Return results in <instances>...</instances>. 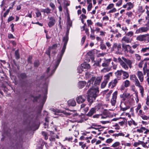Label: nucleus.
I'll list each match as a JSON object with an SVG mask.
<instances>
[{
  "instance_id": "obj_1",
  "label": "nucleus",
  "mask_w": 149,
  "mask_h": 149,
  "mask_svg": "<svg viewBox=\"0 0 149 149\" xmlns=\"http://www.w3.org/2000/svg\"><path fill=\"white\" fill-rule=\"evenodd\" d=\"M69 31H66L65 36L63 38V40L64 43L61 51L58 52L56 58L53 61L52 65L47 68L46 72L48 77L54 74L60 63L66 49V46L69 39Z\"/></svg>"
},
{
  "instance_id": "obj_2",
  "label": "nucleus",
  "mask_w": 149,
  "mask_h": 149,
  "mask_svg": "<svg viewBox=\"0 0 149 149\" xmlns=\"http://www.w3.org/2000/svg\"><path fill=\"white\" fill-rule=\"evenodd\" d=\"M11 130L10 128L5 129L3 132V135L8 137L9 140L8 144L13 149H21L22 147L21 138L17 135V132H15L13 135H10Z\"/></svg>"
},
{
  "instance_id": "obj_3",
  "label": "nucleus",
  "mask_w": 149,
  "mask_h": 149,
  "mask_svg": "<svg viewBox=\"0 0 149 149\" xmlns=\"http://www.w3.org/2000/svg\"><path fill=\"white\" fill-rule=\"evenodd\" d=\"M46 75H42L40 78V80L41 82L43 81H45V83L43 84L42 93L43 94V95L42 97V99L40 100V104L38 106V109L37 111V113L38 114H40L42 110V109L44 104L46 100L47 97V88L48 86V83L49 80L48 79L52 75L48 77V74L46 71Z\"/></svg>"
},
{
  "instance_id": "obj_4",
  "label": "nucleus",
  "mask_w": 149,
  "mask_h": 149,
  "mask_svg": "<svg viewBox=\"0 0 149 149\" xmlns=\"http://www.w3.org/2000/svg\"><path fill=\"white\" fill-rule=\"evenodd\" d=\"M99 93L98 88H95L92 87L88 91L87 100L89 102L88 105L89 106L95 101L96 97L98 95Z\"/></svg>"
},
{
  "instance_id": "obj_5",
  "label": "nucleus",
  "mask_w": 149,
  "mask_h": 149,
  "mask_svg": "<svg viewBox=\"0 0 149 149\" xmlns=\"http://www.w3.org/2000/svg\"><path fill=\"white\" fill-rule=\"evenodd\" d=\"M27 77L26 74L25 72L21 73L18 74V77L20 81L21 86L22 88H26L28 87L27 80L26 79Z\"/></svg>"
},
{
  "instance_id": "obj_6",
  "label": "nucleus",
  "mask_w": 149,
  "mask_h": 149,
  "mask_svg": "<svg viewBox=\"0 0 149 149\" xmlns=\"http://www.w3.org/2000/svg\"><path fill=\"white\" fill-rule=\"evenodd\" d=\"M102 79V78L100 77H98L96 78L95 77H93L87 82L86 88L87 87V88H88L91 84H93V83L94 81V85L95 86H96L98 85H99Z\"/></svg>"
},
{
  "instance_id": "obj_7",
  "label": "nucleus",
  "mask_w": 149,
  "mask_h": 149,
  "mask_svg": "<svg viewBox=\"0 0 149 149\" xmlns=\"http://www.w3.org/2000/svg\"><path fill=\"white\" fill-rule=\"evenodd\" d=\"M136 39L140 41H144L146 43L149 42V34H148L138 36Z\"/></svg>"
},
{
  "instance_id": "obj_8",
  "label": "nucleus",
  "mask_w": 149,
  "mask_h": 149,
  "mask_svg": "<svg viewBox=\"0 0 149 149\" xmlns=\"http://www.w3.org/2000/svg\"><path fill=\"white\" fill-rule=\"evenodd\" d=\"M117 95L118 91H115L112 94V98L111 100V103L112 106H114L115 105Z\"/></svg>"
},
{
  "instance_id": "obj_9",
  "label": "nucleus",
  "mask_w": 149,
  "mask_h": 149,
  "mask_svg": "<svg viewBox=\"0 0 149 149\" xmlns=\"http://www.w3.org/2000/svg\"><path fill=\"white\" fill-rule=\"evenodd\" d=\"M86 98L84 95H80L76 97V100L78 104L83 103L86 100Z\"/></svg>"
},
{
  "instance_id": "obj_10",
  "label": "nucleus",
  "mask_w": 149,
  "mask_h": 149,
  "mask_svg": "<svg viewBox=\"0 0 149 149\" xmlns=\"http://www.w3.org/2000/svg\"><path fill=\"white\" fill-rule=\"evenodd\" d=\"M149 29V27H141L138 29H137L135 32L136 33H139L143 32H146Z\"/></svg>"
},
{
  "instance_id": "obj_11",
  "label": "nucleus",
  "mask_w": 149,
  "mask_h": 149,
  "mask_svg": "<svg viewBox=\"0 0 149 149\" xmlns=\"http://www.w3.org/2000/svg\"><path fill=\"white\" fill-rule=\"evenodd\" d=\"M48 18L49 21L48 23V25L49 28H51L54 25L56 20L54 17H48Z\"/></svg>"
},
{
  "instance_id": "obj_12",
  "label": "nucleus",
  "mask_w": 149,
  "mask_h": 149,
  "mask_svg": "<svg viewBox=\"0 0 149 149\" xmlns=\"http://www.w3.org/2000/svg\"><path fill=\"white\" fill-rule=\"evenodd\" d=\"M119 80V79L116 78L114 79L109 83L108 86L109 87L111 86V88H113L116 86L118 83V81Z\"/></svg>"
},
{
  "instance_id": "obj_13",
  "label": "nucleus",
  "mask_w": 149,
  "mask_h": 149,
  "mask_svg": "<svg viewBox=\"0 0 149 149\" xmlns=\"http://www.w3.org/2000/svg\"><path fill=\"white\" fill-rule=\"evenodd\" d=\"M96 107L92 108L86 114V116L89 117L91 116L94 114L96 113Z\"/></svg>"
},
{
  "instance_id": "obj_14",
  "label": "nucleus",
  "mask_w": 149,
  "mask_h": 149,
  "mask_svg": "<svg viewBox=\"0 0 149 149\" xmlns=\"http://www.w3.org/2000/svg\"><path fill=\"white\" fill-rule=\"evenodd\" d=\"M81 66L82 67L84 71H86L87 70L90 69V65L85 62L81 64Z\"/></svg>"
},
{
  "instance_id": "obj_15",
  "label": "nucleus",
  "mask_w": 149,
  "mask_h": 149,
  "mask_svg": "<svg viewBox=\"0 0 149 149\" xmlns=\"http://www.w3.org/2000/svg\"><path fill=\"white\" fill-rule=\"evenodd\" d=\"M70 112H67L66 111H63V113L67 116H70L72 115V116L73 117L77 116V113L76 112V111H72L70 110Z\"/></svg>"
},
{
  "instance_id": "obj_16",
  "label": "nucleus",
  "mask_w": 149,
  "mask_h": 149,
  "mask_svg": "<svg viewBox=\"0 0 149 149\" xmlns=\"http://www.w3.org/2000/svg\"><path fill=\"white\" fill-rule=\"evenodd\" d=\"M86 82L85 81H79L78 84V87L79 88H82L86 85Z\"/></svg>"
},
{
  "instance_id": "obj_17",
  "label": "nucleus",
  "mask_w": 149,
  "mask_h": 149,
  "mask_svg": "<svg viewBox=\"0 0 149 149\" xmlns=\"http://www.w3.org/2000/svg\"><path fill=\"white\" fill-rule=\"evenodd\" d=\"M132 41V39L126 36H124L122 39V41L125 42L126 43H130Z\"/></svg>"
},
{
  "instance_id": "obj_18",
  "label": "nucleus",
  "mask_w": 149,
  "mask_h": 149,
  "mask_svg": "<svg viewBox=\"0 0 149 149\" xmlns=\"http://www.w3.org/2000/svg\"><path fill=\"white\" fill-rule=\"evenodd\" d=\"M68 105L69 106L74 107L76 105V102L74 99L69 100L68 101Z\"/></svg>"
},
{
  "instance_id": "obj_19",
  "label": "nucleus",
  "mask_w": 149,
  "mask_h": 149,
  "mask_svg": "<svg viewBox=\"0 0 149 149\" xmlns=\"http://www.w3.org/2000/svg\"><path fill=\"white\" fill-rule=\"evenodd\" d=\"M137 76L140 81L142 82L143 80V76L141 71H139L137 72Z\"/></svg>"
},
{
  "instance_id": "obj_20",
  "label": "nucleus",
  "mask_w": 149,
  "mask_h": 149,
  "mask_svg": "<svg viewBox=\"0 0 149 149\" xmlns=\"http://www.w3.org/2000/svg\"><path fill=\"white\" fill-rule=\"evenodd\" d=\"M50 110L51 111L54 112L55 115H59L58 113L62 112L61 110L58 109H55L53 108H51L50 109Z\"/></svg>"
},
{
  "instance_id": "obj_21",
  "label": "nucleus",
  "mask_w": 149,
  "mask_h": 149,
  "mask_svg": "<svg viewBox=\"0 0 149 149\" xmlns=\"http://www.w3.org/2000/svg\"><path fill=\"white\" fill-rule=\"evenodd\" d=\"M122 58L124 61L127 64L129 65V67L131 68V65L132 63V62L129 59H127L126 58H124L123 57H122Z\"/></svg>"
},
{
  "instance_id": "obj_22",
  "label": "nucleus",
  "mask_w": 149,
  "mask_h": 149,
  "mask_svg": "<svg viewBox=\"0 0 149 149\" xmlns=\"http://www.w3.org/2000/svg\"><path fill=\"white\" fill-rule=\"evenodd\" d=\"M122 72L123 70H117L115 73V74L118 78L117 79H119V80L120 79L121 75L122 74Z\"/></svg>"
},
{
  "instance_id": "obj_23",
  "label": "nucleus",
  "mask_w": 149,
  "mask_h": 149,
  "mask_svg": "<svg viewBox=\"0 0 149 149\" xmlns=\"http://www.w3.org/2000/svg\"><path fill=\"white\" fill-rule=\"evenodd\" d=\"M32 97L33 98V102H37L38 100L41 99V95L40 94L38 96H32Z\"/></svg>"
},
{
  "instance_id": "obj_24",
  "label": "nucleus",
  "mask_w": 149,
  "mask_h": 149,
  "mask_svg": "<svg viewBox=\"0 0 149 149\" xmlns=\"http://www.w3.org/2000/svg\"><path fill=\"white\" fill-rule=\"evenodd\" d=\"M127 45H126L123 42H122V49L125 52H128V50L127 49Z\"/></svg>"
},
{
  "instance_id": "obj_25",
  "label": "nucleus",
  "mask_w": 149,
  "mask_h": 149,
  "mask_svg": "<svg viewBox=\"0 0 149 149\" xmlns=\"http://www.w3.org/2000/svg\"><path fill=\"white\" fill-rule=\"evenodd\" d=\"M15 59L18 60L20 58L19 53V49H17L15 52Z\"/></svg>"
},
{
  "instance_id": "obj_26",
  "label": "nucleus",
  "mask_w": 149,
  "mask_h": 149,
  "mask_svg": "<svg viewBox=\"0 0 149 149\" xmlns=\"http://www.w3.org/2000/svg\"><path fill=\"white\" fill-rule=\"evenodd\" d=\"M57 45L58 44H54L52 46L49 47L47 49L51 51L53 49H56L57 47Z\"/></svg>"
},
{
  "instance_id": "obj_27",
  "label": "nucleus",
  "mask_w": 149,
  "mask_h": 149,
  "mask_svg": "<svg viewBox=\"0 0 149 149\" xmlns=\"http://www.w3.org/2000/svg\"><path fill=\"white\" fill-rule=\"evenodd\" d=\"M40 65V62L38 60H36L34 62L33 65L35 67H38Z\"/></svg>"
},
{
  "instance_id": "obj_28",
  "label": "nucleus",
  "mask_w": 149,
  "mask_h": 149,
  "mask_svg": "<svg viewBox=\"0 0 149 149\" xmlns=\"http://www.w3.org/2000/svg\"><path fill=\"white\" fill-rule=\"evenodd\" d=\"M122 74L124 76L123 79H124L127 78L129 76L128 73L123 70Z\"/></svg>"
},
{
  "instance_id": "obj_29",
  "label": "nucleus",
  "mask_w": 149,
  "mask_h": 149,
  "mask_svg": "<svg viewBox=\"0 0 149 149\" xmlns=\"http://www.w3.org/2000/svg\"><path fill=\"white\" fill-rule=\"evenodd\" d=\"M36 12L35 13L36 15V16L37 17H41V14L40 12V11L38 9H36Z\"/></svg>"
},
{
  "instance_id": "obj_30",
  "label": "nucleus",
  "mask_w": 149,
  "mask_h": 149,
  "mask_svg": "<svg viewBox=\"0 0 149 149\" xmlns=\"http://www.w3.org/2000/svg\"><path fill=\"white\" fill-rule=\"evenodd\" d=\"M77 72L79 73H81L82 71H84L81 65L79 66L77 68Z\"/></svg>"
},
{
  "instance_id": "obj_31",
  "label": "nucleus",
  "mask_w": 149,
  "mask_h": 149,
  "mask_svg": "<svg viewBox=\"0 0 149 149\" xmlns=\"http://www.w3.org/2000/svg\"><path fill=\"white\" fill-rule=\"evenodd\" d=\"M107 83V80H104L101 84V88H104L106 86V85Z\"/></svg>"
},
{
  "instance_id": "obj_32",
  "label": "nucleus",
  "mask_w": 149,
  "mask_h": 149,
  "mask_svg": "<svg viewBox=\"0 0 149 149\" xmlns=\"http://www.w3.org/2000/svg\"><path fill=\"white\" fill-rule=\"evenodd\" d=\"M130 95L129 93H124L123 94H121L120 95V97H125L127 98Z\"/></svg>"
},
{
  "instance_id": "obj_33",
  "label": "nucleus",
  "mask_w": 149,
  "mask_h": 149,
  "mask_svg": "<svg viewBox=\"0 0 149 149\" xmlns=\"http://www.w3.org/2000/svg\"><path fill=\"white\" fill-rule=\"evenodd\" d=\"M1 89L3 90L5 93H7V90L6 87L3 84L1 87Z\"/></svg>"
},
{
  "instance_id": "obj_34",
  "label": "nucleus",
  "mask_w": 149,
  "mask_h": 149,
  "mask_svg": "<svg viewBox=\"0 0 149 149\" xmlns=\"http://www.w3.org/2000/svg\"><path fill=\"white\" fill-rule=\"evenodd\" d=\"M120 110H122L123 111H124L127 110V109H129L130 108V107L129 106H127L125 107H123L121 106V105H120Z\"/></svg>"
},
{
  "instance_id": "obj_35",
  "label": "nucleus",
  "mask_w": 149,
  "mask_h": 149,
  "mask_svg": "<svg viewBox=\"0 0 149 149\" xmlns=\"http://www.w3.org/2000/svg\"><path fill=\"white\" fill-rule=\"evenodd\" d=\"M67 25H68L69 26H72V22L70 20V17L69 16L67 18Z\"/></svg>"
},
{
  "instance_id": "obj_36",
  "label": "nucleus",
  "mask_w": 149,
  "mask_h": 149,
  "mask_svg": "<svg viewBox=\"0 0 149 149\" xmlns=\"http://www.w3.org/2000/svg\"><path fill=\"white\" fill-rule=\"evenodd\" d=\"M139 88H140L139 90L140 91V92L141 93V95L142 97H143L144 91V88L142 86H141V87H139Z\"/></svg>"
},
{
  "instance_id": "obj_37",
  "label": "nucleus",
  "mask_w": 149,
  "mask_h": 149,
  "mask_svg": "<svg viewBox=\"0 0 149 149\" xmlns=\"http://www.w3.org/2000/svg\"><path fill=\"white\" fill-rule=\"evenodd\" d=\"M141 52H143V53L146 52H149V48L148 47H146L144 48H142L141 50Z\"/></svg>"
},
{
  "instance_id": "obj_38",
  "label": "nucleus",
  "mask_w": 149,
  "mask_h": 149,
  "mask_svg": "<svg viewBox=\"0 0 149 149\" xmlns=\"http://www.w3.org/2000/svg\"><path fill=\"white\" fill-rule=\"evenodd\" d=\"M135 85L136 86H138L139 87H141V85L140 84L139 81L137 79L135 80Z\"/></svg>"
},
{
  "instance_id": "obj_39",
  "label": "nucleus",
  "mask_w": 149,
  "mask_h": 149,
  "mask_svg": "<svg viewBox=\"0 0 149 149\" xmlns=\"http://www.w3.org/2000/svg\"><path fill=\"white\" fill-rule=\"evenodd\" d=\"M134 35V33L132 31H130L128 32L126 34V36L127 37H130L133 36Z\"/></svg>"
},
{
  "instance_id": "obj_40",
  "label": "nucleus",
  "mask_w": 149,
  "mask_h": 149,
  "mask_svg": "<svg viewBox=\"0 0 149 149\" xmlns=\"http://www.w3.org/2000/svg\"><path fill=\"white\" fill-rule=\"evenodd\" d=\"M32 56L31 55H30L27 59V62L28 63H29L30 64H32Z\"/></svg>"
},
{
  "instance_id": "obj_41",
  "label": "nucleus",
  "mask_w": 149,
  "mask_h": 149,
  "mask_svg": "<svg viewBox=\"0 0 149 149\" xmlns=\"http://www.w3.org/2000/svg\"><path fill=\"white\" fill-rule=\"evenodd\" d=\"M117 52L118 53H120L122 52V48L121 47V45L120 44H118L117 47Z\"/></svg>"
},
{
  "instance_id": "obj_42",
  "label": "nucleus",
  "mask_w": 149,
  "mask_h": 149,
  "mask_svg": "<svg viewBox=\"0 0 149 149\" xmlns=\"http://www.w3.org/2000/svg\"><path fill=\"white\" fill-rule=\"evenodd\" d=\"M113 136H124V134L123 133H119L118 134H113L112 135Z\"/></svg>"
},
{
  "instance_id": "obj_43",
  "label": "nucleus",
  "mask_w": 149,
  "mask_h": 149,
  "mask_svg": "<svg viewBox=\"0 0 149 149\" xmlns=\"http://www.w3.org/2000/svg\"><path fill=\"white\" fill-rule=\"evenodd\" d=\"M51 10L49 9V8H47L45 9L44 13H46L47 15L50 13Z\"/></svg>"
},
{
  "instance_id": "obj_44",
  "label": "nucleus",
  "mask_w": 149,
  "mask_h": 149,
  "mask_svg": "<svg viewBox=\"0 0 149 149\" xmlns=\"http://www.w3.org/2000/svg\"><path fill=\"white\" fill-rule=\"evenodd\" d=\"M114 6V5L113 3H110L109 5L106 8V9L108 10L112 8H113Z\"/></svg>"
},
{
  "instance_id": "obj_45",
  "label": "nucleus",
  "mask_w": 149,
  "mask_h": 149,
  "mask_svg": "<svg viewBox=\"0 0 149 149\" xmlns=\"http://www.w3.org/2000/svg\"><path fill=\"white\" fill-rule=\"evenodd\" d=\"M120 144V143L118 142H116L113 143L111 146L113 147H116L119 146Z\"/></svg>"
},
{
  "instance_id": "obj_46",
  "label": "nucleus",
  "mask_w": 149,
  "mask_h": 149,
  "mask_svg": "<svg viewBox=\"0 0 149 149\" xmlns=\"http://www.w3.org/2000/svg\"><path fill=\"white\" fill-rule=\"evenodd\" d=\"M112 92H113V91L112 90H111L109 91L107 95V98L108 99V101L109 100V97H110V95L111 94Z\"/></svg>"
},
{
  "instance_id": "obj_47",
  "label": "nucleus",
  "mask_w": 149,
  "mask_h": 149,
  "mask_svg": "<svg viewBox=\"0 0 149 149\" xmlns=\"http://www.w3.org/2000/svg\"><path fill=\"white\" fill-rule=\"evenodd\" d=\"M8 38L9 39L15 38L13 35L11 33H8Z\"/></svg>"
},
{
  "instance_id": "obj_48",
  "label": "nucleus",
  "mask_w": 149,
  "mask_h": 149,
  "mask_svg": "<svg viewBox=\"0 0 149 149\" xmlns=\"http://www.w3.org/2000/svg\"><path fill=\"white\" fill-rule=\"evenodd\" d=\"M124 84H125V87H128L129 85V84H130V82L129 81H128V80H126L125 81V82H124Z\"/></svg>"
},
{
  "instance_id": "obj_49",
  "label": "nucleus",
  "mask_w": 149,
  "mask_h": 149,
  "mask_svg": "<svg viewBox=\"0 0 149 149\" xmlns=\"http://www.w3.org/2000/svg\"><path fill=\"white\" fill-rule=\"evenodd\" d=\"M37 126L38 125L36 123H33L31 125V127L32 128H36V129H37L38 128V127H37Z\"/></svg>"
},
{
  "instance_id": "obj_50",
  "label": "nucleus",
  "mask_w": 149,
  "mask_h": 149,
  "mask_svg": "<svg viewBox=\"0 0 149 149\" xmlns=\"http://www.w3.org/2000/svg\"><path fill=\"white\" fill-rule=\"evenodd\" d=\"M89 5L87 6V10L88 11H90L92 7V3H90L88 4Z\"/></svg>"
},
{
  "instance_id": "obj_51",
  "label": "nucleus",
  "mask_w": 149,
  "mask_h": 149,
  "mask_svg": "<svg viewBox=\"0 0 149 149\" xmlns=\"http://www.w3.org/2000/svg\"><path fill=\"white\" fill-rule=\"evenodd\" d=\"M14 19L15 18L14 17L12 16H10L8 19V22H9L13 21Z\"/></svg>"
},
{
  "instance_id": "obj_52",
  "label": "nucleus",
  "mask_w": 149,
  "mask_h": 149,
  "mask_svg": "<svg viewBox=\"0 0 149 149\" xmlns=\"http://www.w3.org/2000/svg\"><path fill=\"white\" fill-rule=\"evenodd\" d=\"M122 0H119L118 2L116 3V6L119 7L121 6L122 4Z\"/></svg>"
},
{
  "instance_id": "obj_53",
  "label": "nucleus",
  "mask_w": 149,
  "mask_h": 149,
  "mask_svg": "<svg viewBox=\"0 0 149 149\" xmlns=\"http://www.w3.org/2000/svg\"><path fill=\"white\" fill-rule=\"evenodd\" d=\"M10 11L9 9H8L3 14V17H6L7 15L8 14Z\"/></svg>"
},
{
  "instance_id": "obj_54",
  "label": "nucleus",
  "mask_w": 149,
  "mask_h": 149,
  "mask_svg": "<svg viewBox=\"0 0 149 149\" xmlns=\"http://www.w3.org/2000/svg\"><path fill=\"white\" fill-rule=\"evenodd\" d=\"M117 44L116 43H115L113 44V45L111 48L112 51H113L115 49H116L117 47Z\"/></svg>"
},
{
  "instance_id": "obj_55",
  "label": "nucleus",
  "mask_w": 149,
  "mask_h": 149,
  "mask_svg": "<svg viewBox=\"0 0 149 149\" xmlns=\"http://www.w3.org/2000/svg\"><path fill=\"white\" fill-rule=\"evenodd\" d=\"M130 78L131 80H135L136 79H137L135 75H131L130 76Z\"/></svg>"
},
{
  "instance_id": "obj_56",
  "label": "nucleus",
  "mask_w": 149,
  "mask_h": 149,
  "mask_svg": "<svg viewBox=\"0 0 149 149\" xmlns=\"http://www.w3.org/2000/svg\"><path fill=\"white\" fill-rule=\"evenodd\" d=\"M86 39V36H83L81 39V45H83L84 44L85 40Z\"/></svg>"
},
{
  "instance_id": "obj_57",
  "label": "nucleus",
  "mask_w": 149,
  "mask_h": 149,
  "mask_svg": "<svg viewBox=\"0 0 149 149\" xmlns=\"http://www.w3.org/2000/svg\"><path fill=\"white\" fill-rule=\"evenodd\" d=\"M10 26L11 28V31L12 32H14L15 29H14V24L13 23H12L10 25Z\"/></svg>"
},
{
  "instance_id": "obj_58",
  "label": "nucleus",
  "mask_w": 149,
  "mask_h": 149,
  "mask_svg": "<svg viewBox=\"0 0 149 149\" xmlns=\"http://www.w3.org/2000/svg\"><path fill=\"white\" fill-rule=\"evenodd\" d=\"M51 51L47 49L45 52V53L48 55L49 58H51L50 56Z\"/></svg>"
},
{
  "instance_id": "obj_59",
  "label": "nucleus",
  "mask_w": 149,
  "mask_h": 149,
  "mask_svg": "<svg viewBox=\"0 0 149 149\" xmlns=\"http://www.w3.org/2000/svg\"><path fill=\"white\" fill-rule=\"evenodd\" d=\"M100 48L102 50H105L106 49V47L104 44H101Z\"/></svg>"
},
{
  "instance_id": "obj_60",
  "label": "nucleus",
  "mask_w": 149,
  "mask_h": 149,
  "mask_svg": "<svg viewBox=\"0 0 149 149\" xmlns=\"http://www.w3.org/2000/svg\"><path fill=\"white\" fill-rule=\"evenodd\" d=\"M135 56L136 58V59L138 61H140L141 59V56L137 54H135Z\"/></svg>"
},
{
  "instance_id": "obj_61",
  "label": "nucleus",
  "mask_w": 149,
  "mask_h": 149,
  "mask_svg": "<svg viewBox=\"0 0 149 149\" xmlns=\"http://www.w3.org/2000/svg\"><path fill=\"white\" fill-rule=\"evenodd\" d=\"M116 11H117L116 9L115 8H113L112 9L109 10V11L108 13H113L116 12Z\"/></svg>"
},
{
  "instance_id": "obj_62",
  "label": "nucleus",
  "mask_w": 149,
  "mask_h": 149,
  "mask_svg": "<svg viewBox=\"0 0 149 149\" xmlns=\"http://www.w3.org/2000/svg\"><path fill=\"white\" fill-rule=\"evenodd\" d=\"M10 43H11L14 47H15L16 45V42L13 40H10Z\"/></svg>"
},
{
  "instance_id": "obj_63",
  "label": "nucleus",
  "mask_w": 149,
  "mask_h": 149,
  "mask_svg": "<svg viewBox=\"0 0 149 149\" xmlns=\"http://www.w3.org/2000/svg\"><path fill=\"white\" fill-rule=\"evenodd\" d=\"M49 6L52 8L53 10L55 9V7L54 4L52 2L49 3Z\"/></svg>"
},
{
  "instance_id": "obj_64",
  "label": "nucleus",
  "mask_w": 149,
  "mask_h": 149,
  "mask_svg": "<svg viewBox=\"0 0 149 149\" xmlns=\"http://www.w3.org/2000/svg\"><path fill=\"white\" fill-rule=\"evenodd\" d=\"M139 11L141 12L142 13L144 12L145 11V10L144 9H143L142 6H140L139 7Z\"/></svg>"
}]
</instances>
